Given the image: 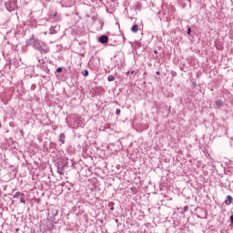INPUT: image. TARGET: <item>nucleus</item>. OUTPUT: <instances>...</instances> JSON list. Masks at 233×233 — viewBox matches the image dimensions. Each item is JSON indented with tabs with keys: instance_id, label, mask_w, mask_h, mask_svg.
<instances>
[{
	"instance_id": "obj_1",
	"label": "nucleus",
	"mask_w": 233,
	"mask_h": 233,
	"mask_svg": "<svg viewBox=\"0 0 233 233\" xmlns=\"http://www.w3.org/2000/svg\"><path fill=\"white\" fill-rule=\"evenodd\" d=\"M25 43L26 46H33L35 50H39L40 54H48L49 50L45 47V44L40 43V41L35 38H30Z\"/></svg>"
},
{
	"instance_id": "obj_2",
	"label": "nucleus",
	"mask_w": 233,
	"mask_h": 233,
	"mask_svg": "<svg viewBox=\"0 0 233 233\" xmlns=\"http://www.w3.org/2000/svg\"><path fill=\"white\" fill-rule=\"evenodd\" d=\"M5 8L8 12H15L17 10V1L12 0L5 3Z\"/></svg>"
},
{
	"instance_id": "obj_3",
	"label": "nucleus",
	"mask_w": 233,
	"mask_h": 233,
	"mask_svg": "<svg viewBox=\"0 0 233 233\" xmlns=\"http://www.w3.org/2000/svg\"><path fill=\"white\" fill-rule=\"evenodd\" d=\"M99 43H101L102 45H105L106 43H108V35H102L99 38H98Z\"/></svg>"
},
{
	"instance_id": "obj_4",
	"label": "nucleus",
	"mask_w": 233,
	"mask_h": 233,
	"mask_svg": "<svg viewBox=\"0 0 233 233\" xmlns=\"http://www.w3.org/2000/svg\"><path fill=\"white\" fill-rule=\"evenodd\" d=\"M63 3H66V6L70 7L72 6L75 3L76 0H62Z\"/></svg>"
},
{
	"instance_id": "obj_5",
	"label": "nucleus",
	"mask_w": 233,
	"mask_h": 233,
	"mask_svg": "<svg viewBox=\"0 0 233 233\" xmlns=\"http://www.w3.org/2000/svg\"><path fill=\"white\" fill-rule=\"evenodd\" d=\"M14 199H19V198H25V194L21 193V192H16L14 196H13Z\"/></svg>"
},
{
	"instance_id": "obj_6",
	"label": "nucleus",
	"mask_w": 233,
	"mask_h": 233,
	"mask_svg": "<svg viewBox=\"0 0 233 233\" xmlns=\"http://www.w3.org/2000/svg\"><path fill=\"white\" fill-rule=\"evenodd\" d=\"M232 201H233V198H232V196L228 195L225 200V203L227 205H232Z\"/></svg>"
},
{
	"instance_id": "obj_7",
	"label": "nucleus",
	"mask_w": 233,
	"mask_h": 233,
	"mask_svg": "<svg viewBox=\"0 0 233 233\" xmlns=\"http://www.w3.org/2000/svg\"><path fill=\"white\" fill-rule=\"evenodd\" d=\"M65 139H66V136H65L64 133L60 134V137H59V141H60V143H62L63 145H65Z\"/></svg>"
},
{
	"instance_id": "obj_8",
	"label": "nucleus",
	"mask_w": 233,
	"mask_h": 233,
	"mask_svg": "<svg viewBox=\"0 0 233 233\" xmlns=\"http://www.w3.org/2000/svg\"><path fill=\"white\" fill-rule=\"evenodd\" d=\"M139 30V26L137 25H134L131 27V32H133L134 34H137V32Z\"/></svg>"
},
{
	"instance_id": "obj_9",
	"label": "nucleus",
	"mask_w": 233,
	"mask_h": 233,
	"mask_svg": "<svg viewBox=\"0 0 233 233\" xmlns=\"http://www.w3.org/2000/svg\"><path fill=\"white\" fill-rule=\"evenodd\" d=\"M216 105H217L218 108H221V106H223V101L217 100Z\"/></svg>"
},
{
	"instance_id": "obj_10",
	"label": "nucleus",
	"mask_w": 233,
	"mask_h": 233,
	"mask_svg": "<svg viewBox=\"0 0 233 233\" xmlns=\"http://www.w3.org/2000/svg\"><path fill=\"white\" fill-rule=\"evenodd\" d=\"M107 81L109 82L116 81V77L113 75H109L107 76Z\"/></svg>"
},
{
	"instance_id": "obj_11",
	"label": "nucleus",
	"mask_w": 233,
	"mask_h": 233,
	"mask_svg": "<svg viewBox=\"0 0 233 233\" xmlns=\"http://www.w3.org/2000/svg\"><path fill=\"white\" fill-rule=\"evenodd\" d=\"M63 168H65V167H57V172H58V174H60V176H64V172H63Z\"/></svg>"
},
{
	"instance_id": "obj_12",
	"label": "nucleus",
	"mask_w": 233,
	"mask_h": 233,
	"mask_svg": "<svg viewBox=\"0 0 233 233\" xmlns=\"http://www.w3.org/2000/svg\"><path fill=\"white\" fill-rule=\"evenodd\" d=\"M50 34H51L52 35H54L55 34H57V30H56V28H54V27H51V28H50Z\"/></svg>"
},
{
	"instance_id": "obj_13",
	"label": "nucleus",
	"mask_w": 233,
	"mask_h": 233,
	"mask_svg": "<svg viewBox=\"0 0 233 233\" xmlns=\"http://www.w3.org/2000/svg\"><path fill=\"white\" fill-rule=\"evenodd\" d=\"M82 75L84 76V77H88V70L85 69L84 71H82Z\"/></svg>"
},
{
	"instance_id": "obj_14",
	"label": "nucleus",
	"mask_w": 233,
	"mask_h": 233,
	"mask_svg": "<svg viewBox=\"0 0 233 233\" xmlns=\"http://www.w3.org/2000/svg\"><path fill=\"white\" fill-rule=\"evenodd\" d=\"M187 35H190V34H192V29L190 27L187 28Z\"/></svg>"
},
{
	"instance_id": "obj_15",
	"label": "nucleus",
	"mask_w": 233,
	"mask_h": 233,
	"mask_svg": "<svg viewBox=\"0 0 233 233\" xmlns=\"http://www.w3.org/2000/svg\"><path fill=\"white\" fill-rule=\"evenodd\" d=\"M56 72L61 74V72H63V67H57Z\"/></svg>"
},
{
	"instance_id": "obj_16",
	"label": "nucleus",
	"mask_w": 233,
	"mask_h": 233,
	"mask_svg": "<svg viewBox=\"0 0 233 233\" xmlns=\"http://www.w3.org/2000/svg\"><path fill=\"white\" fill-rule=\"evenodd\" d=\"M20 202L24 204L26 203V201L25 200V197L20 198Z\"/></svg>"
},
{
	"instance_id": "obj_17",
	"label": "nucleus",
	"mask_w": 233,
	"mask_h": 233,
	"mask_svg": "<svg viewBox=\"0 0 233 233\" xmlns=\"http://www.w3.org/2000/svg\"><path fill=\"white\" fill-rule=\"evenodd\" d=\"M120 114H121V109H116V116H119Z\"/></svg>"
},
{
	"instance_id": "obj_18",
	"label": "nucleus",
	"mask_w": 233,
	"mask_h": 233,
	"mask_svg": "<svg viewBox=\"0 0 233 233\" xmlns=\"http://www.w3.org/2000/svg\"><path fill=\"white\" fill-rule=\"evenodd\" d=\"M187 210H188V207H187V206H186V207L184 208V212H187Z\"/></svg>"
},
{
	"instance_id": "obj_19",
	"label": "nucleus",
	"mask_w": 233,
	"mask_h": 233,
	"mask_svg": "<svg viewBox=\"0 0 233 233\" xmlns=\"http://www.w3.org/2000/svg\"><path fill=\"white\" fill-rule=\"evenodd\" d=\"M230 221H231V223L233 224V215L230 216Z\"/></svg>"
},
{
	"instance_id": "obj_20",
	"label": "nucleus",
	"mask_w": 233,
	"mask_h": 233,
	"mask_svg": "<svg viewBox=\"0 0 233 233\" xmlns=\"http://www.w3.org/2000/svg\"><path fill=\"white\" fill-rule=\"evenodd\" d=\"M52 216H57V213H52Z\"/></svg>"
},
{
	"instance_id": "obj_21",
	"label": "nucleus",
	"mask_w": 233,
	"mask_h": 233,
	"mask_svg": "<svg viewBox=\"0 0 233 233\" xmlns=\"http://www.w3.org/2000/svg\"><path fill=\"white\" fill-rule=\"evenodd\" d=\"M159 74H160L159 71H157V76H159Z\"/></svg>"
},
{
	"instance_id": "obj_22",
	"label": "nucleus",
	"mask_w": 233,
	"mask_h": 233,
	"mask_svg": "<svg viewBox=\"0 0 233 233\" xmlns=\"http://www.w3.org/2000/svg\"><path fill=\"white\" fill-rule=\"evenodd\" d=\"M154 54H157V50H155V51H154Z\"/></svg>"
}]
</instances>
